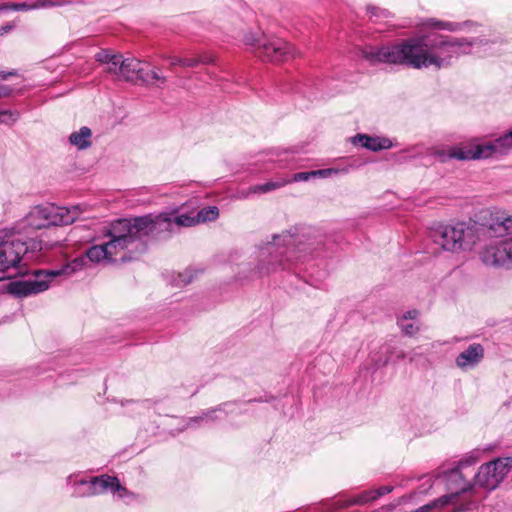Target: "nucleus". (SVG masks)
Wrapping results in <instances>:
<instances>
[{"instance_id": "obj_1", "label": "nucleus", "mask_w": 512, "mask_h": 512, "mask_svg": "<svg viewBox=\"0 0 512 512\" xmlns=\"http://www.w3.org/2000/svg\"><path fill=\"white\" fill-rule=\"evenodd\" d=\"M485 37L457 38L430 31L416 37L403 39L390 45H365L359 55L370 65L389 64L413 69L450 67L460 56L472 53L473 48L497 43Z\"/></svg>"}, {"instance_id": "obj_2", "label": "nucleus", "mask_w": 512, "mask_h": 512, "mask_svg": "<svg viewBox=\"0 0 512 512\" xmlns=\"http://www.w3.org/2000/svg\"><path fill=\"white\" fill-rule=\"evenodd\" d=\"M307 236L298 227L273 235V240L260 249L256 272L260 276L268 275L313 257L314 242Z\"/></svg>"}, {"instance_id": "obj_3", "label": "nucleus", "mask_w": 512, "mask_h": 512, "mask_svg": "<svg viewBox=\"0 0 512 512\" xmlns=\"http://www.w3.org/2000/svg\"><path fill=\"white\" fill-rule=\"evenodd\" d=\"M480 235H487L492 239L485 245L480 258L486 266L512 267V237L502 238L512 232V216L497 218L489 226L478 224Z\"/></svg>"}, {"instance_id": "obj_4", "label": "nucleus", "mask_w": 512, "mask_h": 512, "mask_svg": "<svg viewBox=\"0 0 512 512\" xmlns=\"http://www.w3.org/2000/svg\"><path fill=\"white\" fill-rule=\"evenodd\" d=\"M134 251L143 253L148 238H168L173 233L168 213L120 219Z\"/></svg>"}, {"instance_id": "obj_5", "label": "nucleus", "mask_w": 512, "mask_h": 512, "mask_svg": "<svg viewBox=\"0 0 512 512\" xmlns=\"http://www.w3.org/2000/svg\"><path fill=\"white\" fill-rule=\"evenodd\" d=\"M430 237L443 251L458 253L471 249L480 240V233L478 223L460 222L455 225L438 224L431 229Z\"/></svg>"}, {"instance_id": "obj_6", "label": "nucleus", "mask_w": 512, "mask_h": 512, "mask_svg": "<svg viewBox=\"0 0 512 512\" xmlns=\"http://www.w3.org/2000/svg\"><path fill=\"white\" fill-rule=\"evenodd\" d=\"M108 65L110 73L119 75L125 81L135 85L150 86L154 81L166 82L165 76L150 69V65L147 62L136 58H123L121 54H115Z\"/></svg>"}, {"instance_id": "obj_7", "label": "nucleus", "mask_w": 512, "mask_h": 512, "mask_svg": "<svg viewBox=\"0 0 512 512\" xmlns=\"http://www.w3.org/2000/svg\"><path fill=\"white\" fill-rule=\"evenodd\" d=\"M110 237V240L104 244L93 245L85 252L86 258L92 263H99L101 261L114 262L118 250H128L133 252V248L125 229L120 219L116 220L111 224L110 229L106 233Z\"/></svg>"}, {"instance_id": "obj_8", "label": "nucleus", "mask_w": 512, "mask_h": 512, "mask_svg": "<svg viewBox=\"0 0 512 512\" xmlns=\"http://www.w3.org/2000/svg\"><path fill=\"white\" fill-rule=\"evenodd\" d=\"M434 478L443 480L450 494L443 495L413 512H432L435 509L442 508L456 499L460 493H465L472 488V484L465 479L460 467L438 469L434 472Z\"/></svg>"}, {"instance_id": "obj_9", "label": "nucleus", "mask_w": 512, "mask_h": 512, "mask_svg": "<svg viewBox=\"0 0 512 512\" xmlns=\"http://www.w3.org/2000/svg\"><path fill=\"white\" fill-rule=\"evenodd\" d=\"M78 206L72 209L56 208L54 206H36L25 217L26 226L32 229H43L51 226L68 225L80 215Z\"/></svg>"}, {"instance_id": "obj_10", "label": "nucleus", "mask_w": 512, "mask_h": 512, "mask_svg": "<svg viewBox=\"0 0 512 512\" xmlns=\"http://www.w3.org/2000/svg\"><path fill=\"white\" fill-rule=\"evenodd\" d=\"M49 269L34 270L27 279L14 280L8 283L7 291L16 298H25L47 290L53 278L48 275Z\"/></svg>"}, {"instance_id": "obj_11", "label": "nucleus", "mask_w": 512, "mask_h": 512, "mask_svg": "<svg viewBox=\"0 0 512 512\" xmlns=\"http://www.w3.org/2000/svg\"><path fill=\"white\" fill-rule=\"evenodd\" d=\"M512 468V457L498 458L482 464L474 476V483L482 488L494 490Z\"/></svg>"}, {"instance_id": "obj_12", "label": "nucleus", "mask_w": 512, "mask_h": 512, "mask_svg": "<svg viewBox=\"0 0 512 512\" xmlns=\"http://www.w3.org/2000/svg\"><path fill=\"white\" fill-rule=\"evenodd\" d=\"M255 54L263 61L280 62L296 57V50L290 43L281 38L266 37L258 45Z\"/></svg>"}, {"instance_id": "obj_13", "label": "nucleus", "mask_w": 512, "mask_h": 512, "mask_svg": "<svg viewBox=\"0 0 512 512\" xmlns=\"http://www.w3.org/2000/svg\"><path fill=\"white\" fill-rule=\"evenodd\" d=\"M1 236L4 238L3 242L9 244H13V250L19 251L18 258L19 260L12 264L8 265V267L5 269V271L2 273L4 275L3 280L8 278L9 275H7V272L11 268H16L18 264L21 261V258L23 255H25L28 252H36L40 251L42 249L41 242L36 241L34 239H29L28 241H25L21 239L20 237L16 236L15 233L12 230L8 229H2L0 230Z\"/></svg>"}, {"instance_id": "obj_14", "label": "nucleus", "mask_w": 512, "mask_h": 512, "mask_svg": "<svg viewBox=\"0 0 512 512\" xmlns=\"http://www.w3.org/2000/svg\"><path fill=\"white\" fill-rule=\"evenodd\" d=\"M481 147L485 159L507 155L512 149V128L498 138L482 143Z\"/></svg>"}, {"instance_id": "obj_15", "label": "nucleus", "mask_w": 512, "mask_h": 512, "mask_svg": "<svg viewBox=\"0 0 512 512\" xmlns=\"http://www.w3.org/2000/svg\"><path fill=\"white\" fill-rule=\"evenodd\" d=\"M484 358V348L479 343H473L456 357V365L463 369L474 368Z\"/></svg>"}, {"instance_id": "obj_16", "label": "nucleus", "mask_w": 512, "mask_h": 512, "mask_svg": "<svg viewBox=\"0 0 512 512\" xmlns=\"http://www.w3.org/2000/svg\"><path fill=\"white\" fill-rule=\"evenodd\" d=\"M89 484L92 496L105 493L108 490L112 492L123 491L127 493L126 488L121 486L119 480L116 477H112L109 475L91 477L89 479Z\"/></svg>"}, {"instance_id": "obj_17", "label": "nucleus", "mask_w": 512, "mask_h": 512, "mask_svg": "<svg viewBox=\"0 0 512 512\" xmlns=\"http://www.w3.org/2000/svg\"><path fill=\"white\" fill-rule=\"evenodd\" d=\"M392 490H393V486L385 485V486H381L374 490H365V491L359 493L356 497L345 499V500L342 499L343 496H340L339 499L337 500V503L339 504L340 507H345V506H350V505H355V504H365V503L374 501V500L378 499L379 497L390 493Z\"/></svg>"}, {"instance_id": "obj_18", "label": "nucleus", "mask_w": 512, "mask_h": 512, "mask_svg": "<svg viewBox=\"0 0 512 512\" xmlns=\"http://www.w3.org/2000/svg\"><path fill=\"white\" fill-rule=\"evenodd\" d=\"M68 3L66 0H37L33 4L23 3H2L0 4V12L6 11H28L32 9L46 8L52 6H62Z\"/></svg>"}, {"instance_id": "obj_19", "label": "nucleus", "mask_w": 512, "mask_h": 512, "mask_svg": "<svg viewBox=\"0 0 512 512\" xmlns=\"http://www.w3.org/2000/svg\"><path fill=\"white\" fill-rule=\"evenodd\" d=\"M87 263L86 255H81L75 259H73L70 263L63 265L60 269H49L48 275H50L53 280L62 275H71L76 271L83 269V267Z\"/></svg>"}, {"instance_id": "obj_20", "label": "nucleus", "mask_w": 512, "mask_h": 512, "mask_svg": "<svg viewBox=\"0 0 512 512\" xmlns=\"http://www.w3.org/2000/svg\"><path fill=\"white\" fill-rule=\"evenodd\" d=\"M170 222L172 224L173 233L177 232L182 227H192L197 225V219L195 217V212H182L174 211L172 213H168Z\"/></svg>"}, {"instance_id": "obj_21", "label": "nucleus", "mask_w": 512, "mask_h": 512, "mask_svg": "<svg viewBox=\"0 0 512 512\" xmlns=\"http://www.w3.org/2000/svg\"><path fill=\"white\" fill-rule=\"evenodd\" d=\"M170 222L172 224L173 233L177 232L182 227H192L197 225V219L195 217V212H182L174 211L172 213H168Z\"/></svg>"}, {"instance_id": "obj_22", "label": "nucleus", "mask_w": 512, "mask_h": 512, "mask_svg": "<svg viewBox=\"0 0 512 512\" xmlns=\"http://www.w3.org/2000/svg\"><path fill=\"white\" fill-rule=\"evenodd\" d=\"M449 157L457 160H476L485 159L481 144L474 148H453Z\"/></svg>"}, {"instance_id": "obj_23", "label": "nucleus", "mask_w": 512, "mask_h": 512, "mask_svg": "<svg viewBox=\"0 0 512 512\" xmlns=\"http://www.w3.org/2000/svg\"><path fill=\"white\" fill-rule=\"evenodd\" d=\"M92 131L89 127L83 126L78 131L70 134L69 142L79 150L87 149L91 146Z\"/></svg>"}, {"instance_id": "obj_24", "label": "nucleus", "mask_w": 512, "mask_h": 512, "mask_svg": "<svg viewBox=\"0 0 512 512\" xmlns=\"http://www.w3.org/2000/svg\"><path fill=\"white\" fill-rule=\"evenodd\" d=\"M285 184H287L285 180L268 181L266 183L256 184L250 186L247 191L243 193V197L248 198L251 194H266L283 187Z\"/></svg>"}, {"instance_id": "obj_25", "label": "nucleus", "mask_w": 512, "mask_h": 512, "mask_svg": "<svg viewBox=\"0 0 512 512\" xmlns=\"http://www.w3.org/2000/svg\"><path fill=\"white\" fill-rule=\"evenodd\" d=\"M221 410V406L204 411L201 415L188 419L187 427H197L202 424L213 423L216 419V413Z\"/></svg>"}, {"instance_id": "obj_26", "label": "nucleus", "mask_w": 512, "mask_h": 512, "mask_svg": "<svg viewBox=\"0 0 512 512\" xmlns=\"http://www.w3.org/2000/svg\"><path fill=\"white\" fill-rule=\"evenodd\" d=\"M219 216V209L216 206H206L195 212L197 224L214 221Z\"/></svg>"}, {"instance_id": "obj_27", "label": "nucleus", "mask_w": 512, "mask_h": 512, "mask_svg": "<svg viewBox=\"0 0 512 512\" xmlns=\"http://www.w3.org/2000/svg\"><path fill=\"white\" fill-rule=\"evenodd\" d=\"M384 353L386 354L384 360L379 359L375 361L377 367L387 365L393 356H395L396 360H403L406 358V353L403 350H396L390 345L384 347Z\"/></svg>"}, {"instance_id": "obj_28", "label": "nucleus", "mask_w": 512, "mask_h": 512, "mask_svg": "<svg viewBox=\"0 0 512 512\" xmlns=\"http://www.w3.org/2000/svg\"><path fill=\"white\" fill-rule=\"evenodd\" d=\"M72 496L90 497L92 496L89 480L80 479L72 484Z\"/></svg>"}, {"instance_id": "obj_29", "label": "nucleus", "mask_w": 512, "mask_h": 512, "mask_svg": "<svg viewBox=\"0 0 512 512\" xmlns=\"http://www.w3.org/2000/svg\"><path fill=\"white\" fill-rule=\"evenodd\" d=\"M352 139L354 144L360 143L362 147L376 151L377 137H372L367 134H357Z\"/></svg>"}, {"instance_id": "obj_30", "label": "nucleus", "mask_w": 512, "mask_h": 512, "mask_svg": "<svg viewBox=\"0 0 512 512\" xmlns=\"http://www.w3.org/2000/svg\"><path fill=\"white\" fill-rule=\"evenodd\" d=\"M427 25L439 30L457 31L460 29L459 23L445 22L433 18L427 21Z\"/></svg>"}, {"instance_id": "obj_31", "label": "nucleus", "mask_w": 512, "mask_h": 512, "mask_svg": "<svg viewBox=\"0 0 512 512\" xmlns=\"http://www.w3.org/2000/svg\"><path fill=\"white\" fill-rule=\"evenodd\" d=\"M212 62H213V59L210 56L182 57V66L183 67H196L200 63L209 64Z\"/></svg>"}, {"instance_id": "obj_32", "label": "nucleus", "mask_w": 512, "mask_h": 512, "mask_svg": "<svg viewBox=\"0 0 512 512\" xmlns=\"http://www.w3.org/2000/svg\"><path fill=\"white\" fill-rule=\"evenodd\" d=\"M20 113L17 110H1L0 111V123L6 125H12L18 121Z\"/></svg>"}, {"instance_id": "obj_33", "label": "nucleus", "mask_w": 512, "mask_h": 512, "mask_svg": "<svg viewBox=\"0 0 512 512\" xmlns=\"http://www.w3.org/2000/svg\"><path fill=\"white\" fill-rule=\"evenodd\" d=\"M397 325L399 326L403 334L409 337L415 335L419 331V326L408 321L397 320Z\"/></svg>"}, {"instance_id": "obj_34", "label": "nucleus", "mask_w": 512, "mask_h": 512, "mask_svg": "<svg viewBox=\"0 0 512 512\" xmlns=\"http://www.w3.org/2000/svg\"><path fill=\"white\" fill-rule=\"evenodd\" d=\"M114 53L108 49H102L95 54V60L99 63L109 64L114 57Z\"/></svg>"}, {"instance_id": "obj_35", "label": "nucleus", "mask_w": 512, "mask_h": 512, "mask_svg": "<svg viewBox=\"0 0 512 512\" xmlns=\"http://www.w3.org/2000/svg\"><path fill=\"white\" fill-rule=\"evenodd\" d=\"M266 36L258 37L255 33L249 32L245 34L244 41L246 45H250L255 47V50H257L258 45L265 40Z\"/></svg>"}, {"instance_id": "obj_36", "label": "nucleus", "mask_w": 512, "mask_h": 512, "mask_svg": "<svg viewBox=\"0 0 512 512\" xmlns=\"http://www.w3.org/2000/svg\"><path fill=\"white\" fill-rule=\"evenodd\" d=\"M316 177V173H314L313 171H309V172H298V173H295L292 177L291 180H288L286 181L287 183H290V182H302V181H307L309 180L310 178H315Z\"/></svg>"}, {"instance_id": "obj_37", "label": "nucleus", "mask_w": 512, "mask_h": 512, "mask_svg": "<svg viewBox=\"0 0 512 512\" xmlns=\"http://www.w3.org/2000/svg\"><path fill=\"white\" fill-rule=\"evenodd\" d=\"M478 461V458L474 455H468L461 459L455 467H460L462 471L463 468L474 465Z\"/></svg>"}, {"instance_id": "obj_38", "label": "nucleus", "mask_w": 512, "mask_h": 512, "mask_svg": "<svg viewBox=\"0 0 512 512\" xmlns=\"http://www.w3.org/2000/svg\"><path fill=\"white\" fill-rule=\"evenodd\" d=\"M193 278V273L190 270H186L178 275V284L187 285L192 282Z\"/></svg>"}, {"instance_id": "obj_39", "label": "nucleus", "mask_w": 512, "mask_h": 512, "mask_svg": "<svg viewBox=\"0 0 512 512\" xmlns=\"http://www.w3.org/2000/svg\"><path fill=\"white\" fill-rule=\"evenodd\" d=\"M433 476L425 475L420 480L423 481L422 487L419 488V493H426L428 490H430L433 486Z\"/></svg>"}, {"instance_id": "obj_40", "label": "nucleus", "mask_w": 512, "mask_h": 512, "mask_svg": "<svg viewBox=\"0 0 512 512\" xmlns=\"http://www.w3.org/2000/svg\"><path fill=\"white\" fill-rule=\"evenodd\" d=\"M376 151L389 149L392 147V142L389 138L377 137Z\"/></svg>"}, {"instance_id": "obj_41", "label": "nucleus", "mask_w": 512, "mask_h": 512, "mask_svg": "<svg viewBox=\"0 0 512 512\" xmlns=\"http://www.w3.org/2000/svg\"><path fill=\"white\" fill-rule=\"evenodd\" d=\"M418 315H419V311L416 309H413V310H409V311L405 312L402 315V317L398 318V320H404V321L414 320L418 317Z\"/></svg>"}, {"instance_id": "obj_42", "label": "nucleus", "mask_w": 512, "mask_h": 512, "mask_svg": "<svg viewBox=\"0 0 512 512\" xmlns=\"http://www.w3.org/2000/svg\"><path fill=\"white\" fill-rule=\"evenodd\" d=\"M13 92V89L8 85H0V98L9 97Z\"/></svg>"}, {"instance_id": "obj_43", "label": "nucleus", "mask_w": 512, "mask_h": 512, "mask_svg": "<svg viewBox=\"0 0 512 512\" xmlns=\"http://www.w3.org/2000/svg\"><path fill=\"white\" fill-rule=\"evenodd\" d=\"M15 28V24L13 22H9L5 25L0 26V36H3Z\"/></svg>"}, {"instance_id": "obj_44", "label": "nucleus", "mask_w": 512, "mask_h": 512, "mask_svg": "<svg viewBox=\"0 0 512 512\" xmlns=\"http://www.w3.org/2000/svg\"><path fill=\"white\" fill-rule=\"evenodd\" d=\"M314 173H316V176H321V177H327L333 173H337L336 170L334 169H331V168H328V169H321V170H315L313 171Z\"/></svg>"}, {"instance_id": "obj_45", "label": "nucleus", "mask_w": 512, "mask_h": 512, "mask_svg": "<svg viewBox=\"0 0 512 512\" xmlns=\"http://www.w3.org/2000/svg\"><path fill=\"white\" fill-rule=\"evenodd\" d=\"M170 64L172 67L176 66V65L182 66V57H178V56L170 57Z\"/></svg>"}, {"instance_id": "obj_46", "label": "nucleus", "mask_w": 512, "mask_h": 512, "mask_svg": "<svg viewBox=\"0 0 512 512\" xmlns=\"http://www.w3.org/2000/svg\"><path fill=\"white\" fill-rule=\"evenodd\" d=\"M10 75H14V73H12V72L4 73V72H1V71H0V79L5 80V79H7V78H8V76H10Z\"/></svg>"}, {"instance_id": "obj_47", "label": "nucleus", "mask_w": 512, "mask_h": 512, "mask_svg": "<svg viewBox=\"0 0 512 512\" xmlns=\"http://www.w3.org/2000/svg\"><path fill=\"white\" fill-rule=\"evenodd\" d=\"M377 10H378V8H376V7L369 8V12L371 13L372 16H378V14L376 13Z\"/></svg>"}, {"instance_id": "obj_48", "label": "nucleus", "mask_w": 512, "mask_h": 512, "mask_svg": "<svg viewBox=\"0 0 512 512\" xmlns=\"http://www.w3.org/2000/svg\"><path fill=\"white\" fill-rule=\"evenodd\" d=\"M122 261H126L127 259H131V257L121 256L120 258Z\"/></svg>"}, {"instance_id": "obj_49", "label": "nucleus", "mask_w": 512, "mask_h": 512, "mask_svg": "<svg viewBox=\"0 0 512 512\" xmlns=\"http://www.w3.org/2000/svg\"><path fill=\"white\" fill-rule=\"evenodd\" d=\"M71 478H72V476H69V477H68V479H67L68 483H70Z\"/></svg>"}, {"instance_id": "obj_50", "label": "nucleus", "mask_w": 512, "mask_h": 512, "mask_svg": "<svg viewBox=\"0 0 512 512\" xmlns=\"http://www.w3.org/2000/svg\"><path fill=\"white\" fill-rule=\"evenodd\" d=\"M220 406L222 407V405H220ZM223 406H226V403H223ZM222 410H223V409L221 408V410H220V411H222Z\"/></svg>"}]
</instances>
